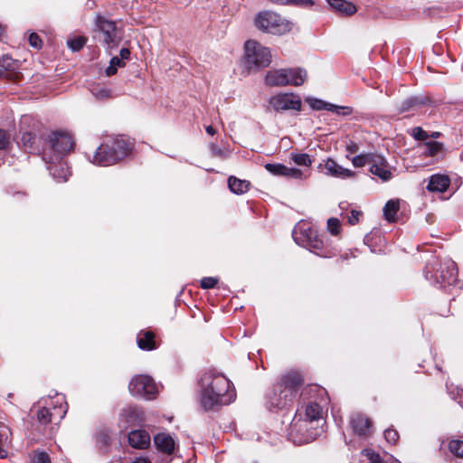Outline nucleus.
Segmentation results:
<instances>
[{
  "mask_svg": "<svg viewBox=\"0 0 463 463\" xmlns=\"http://www.w3.org/2000/svg\"><path fill=\"white\" fill-rule=\"evenodd\" d=\"M119 59H122L123 61L128 60L130 57V51L128 48H122L119 52Z\"/></svg>",
  "mask_w": 463,
  "mask_h": 463,
  "instance_id": "nucleus-52",
  "label": "nucleus"
},
{
  "mask_svg": "<svg viewBox=\"0 0 463 463\" xmlns=\"http://www.w3.org/2000/svg\"><path fill=\"white\" fill-rule=\"evenodd\" d=\"M128 442L131 447L143 449L150 445V436L144 430H132L128 434Z\"/></svg>",
  "mask_w": 463,
  "mask_h": 463,
  "instance_id": "nucleus-21",
  "label": "nucleus"
},
{
  "mask_svg": "<svg viewBox=\"0 0 463 463\" xmlns=\"http://www.w3.org/2000/svg\"><path fill=\"white\" fill-rule=\"evenodd\" d=\"M327 230L332 235H338L341 232L340 221L337 218L327 220Z\"/></svg>",
  "mask_w": 463,
  "mask_h": 463,
  "instance_id": "nucleus-37",
  "label": "nucleus"
},
{
  "mask_svg": "<svg viewBox=\"0 0 463 463\" xmlns=\"http://www.w3.org/2000/svg\"><path fill=\"white\" fill-rule=\"evenodd\" d=\"M294 162L298 165L308 166L311 165L312 160L307 154H297L293 156Z\"/></svg>",
  "mask_w": 463,
  "mask_h": 463,
  "instance_id": "nucleus-38",
  "label": "nucleus"
},
{
  "mask_svg": "<svg viewBox=\"0 0 463 463\" xmlns=\"http://www.w3.org/2000/svg\"><path fill=\"white\" fill-rule=\"evenodd\" d=\"M362 216V212L352 210L350 215L348 216V222L351 225H354L359 222V218Z\"/></svg>",
  "mask_w": 463,
  "mask_h": 463,
  "instance_id": "nucleus-49",
  "label": "nucleus"
},
{
  "mask_svg": "<svg viewBox=\"0 0 463 463\" xmlns=\"http://www.w3.org/2000/svg\"><path fill=\"white\" fill-rule=\"evenodd\" d=\"M271 62V53L268 47L255 40H249L244 45V64L249 71H259Z\"/></svg>",
  "mask_w": 463,
  "mask_h": 463,
  "instance_id": "nucleus-6",
  "label": "nucleus"
},
{
  "mask_svg": "<svg viewBox=\"0 0 463 463\" xmlns=\"http://www.w3.org/2000/svg\"><path fill=\"white\" fill-rule=\"evenodd\" d=\"M95 30L99 33V41L105 49L110 51L118 47L123 39V30L118 27L115 21L98 14L95 16Z\"/></svg>",
  "mask_w": 463,
  "mask_h": 463,
  "instance_id": "nucleus-4",
  "label": "nucleus"
},
{
  "mask_svg": "<svg viewBox=\"0 0 463 463\" xmlns=\"http://www.w3.org/2000/svg\"><path fill=\"white\" fill-rule=\"evenodd\" d=\"M328 111L334 112L335 114H343V115H348L352 113V109L349 107H342L337 106L332 103H329V106L327 108Z\"/></svg>",
  "mask_w": 463,
  "mask_h": 463,
  "instance_id": "nucleus-40",
  "label": "nucleus"
},
{
  "mask_svg": "<svg viewBox=\"0 0 463 463\" xmlns=\"http://www.w3.org/2000/svg\"><path fill=\"white\" fill-rule=\"evenodd\" d=\"M324 167L326 175L335 178L347 179L354 176V172L343 167L331 158L325 162Z\"/></svg>",
  "mask_w": 463,
  "mask_h": 463,
  "instance_id": "nucleus-17",
  "label": "nucleus"
},
{
  "mask_svg": "<svg viewBox=\"0 0 463 463\" xmlns=\"http://www.w3.org/2000/svg\"><path fill=\"white\" fill-rule=\"evenodd\" d=\"M49 143L52 155L48 156L47 150H43V159L49 163L59 161L74 146L71 136L66 132H53L49 137Z\"/></svg>",
  "mask_w": 463,
  "mask_h": 463,
  "instance_id": "nucleus-9",
  "label": "nucleus"
},
{
  "mask_svg": "<svg viewBox=\"0 0 463 463\" xmlns=\"http://www.w3.org/2000/svg\"><path fill=\"white\" fill-rule=\"evenodd\" d=\"M10 144V135L7 131L0 128V149H5Z\"/></svg>",
  "mask_w": 463,
  "mask_h": 463,
  "instance_id": "nucleus-44",
  "label": "nucleus"
},
{
  "mask_svg": "<svg viewBox=\"0 0 463 463\" xmlns=\"http://www.w3.org/2000/svg\"><path fill=\"white\" fill-rule=\"evenodd\" d=\"M28 41H29L30 45L33 46V48L40 49L42 47L43 42L40 39V37L38 36V34L35 33H32L29 35Z\"/></svg>",
  "mask_w": 463,
  "mask_h": 463,
  "instance_id": "nucleus-46",
  "label": "nucleus"
},
{
  "mask_svg": "<svg viewBox=\"0 0 463 463\" xmlns=\"http://www.w3.org/2000/svg\"><path fill=\"white\" fill-rule=\"evenodd\" d=\"M350 425L359 437L368 438L372 435V421L362 413H354L350 418Z\"/></svg>",
  "mask_w": 463,
  "mask_h": 463,
  "instance_id": "nucleus-14",
  "label": "nucleus"
},
{
  "mask_svg": "<svg viewBox=\"0 0 463 463\" xmlns=\"http://www.w3.org/2000/svg\"><path fill=\"white\" fill-rule=\"evenodd\" d=\"M201 403L205 410L228 405L235 399V392L231 389V382L222 374L206 373L201 379Z\"/></svg>",
  "mask_w": 463,
  "mask_h": 463,
  "instance_id": "nucleus-1",
  "label": "nucleus"
},
{
  "mask_svg": "<svg viewBox=\"0 0 463 463\" xmlns=\"http://www.w3.org/2000/svg\"><path fill=\"white\" fill-rule=\"evenodd\" d=\"M412 136L416 140L425 141L429 138V134L420 127L412 128Z\"/></svg>",
  "mask_w": 463,
  "mask_h": 463,
  "instance_id": "nucleus-43",
  "label": "nucleus"
},
{
  "mask_svg": "<svg viewBox=\"0 0 463 463\" xmlns=\"http://www.w3.org/2000/svg\"><path fill=\"white\" fill-rule=\"evenodd\" d=\"M423 155L426 156H436L444 154V146L438 141H428L423 144Z\"/></svg>",
  "mask_w": 463,
  "mask_h": 463,
  "instance_id": "nucleus-29",
  "label": "nucleus"
},
{
  "mask_svg": "<svg viewBox=\"0 0 463 463\" xmlns=\"http://www.w3.org/2000/svg\"><path fill=\"white\" fill-rule=\"evenodd\" d=\"M322 409L319 404L317 402H310L306 405L305 408V418L303 420H307L308 421H312V425L319 427V420L321 419Z\"/></svg>",
  "mask_w": 463,
  "mask_h": 463,
  "instance_id": "nucleus-24",
  "label": "nucleus"
},
{
  "mask_svg": "<svg viewBox=\"0 0 463 463\" xmlns=\"http://www.w3.org/2000/svg\"><path fill=\"white\" fill-rule=\"evenodd\" d=\"M137 345L142 350L156 348L155 335L151 331L140 332L137 335Z\"/></svg>",
  "mask_w": 463,
  "mask_h": 463,
  "instance_id": "nucleus-28",
  "label": "nucleus"
},
{
  "mask_svg": "<svg viewBox=\"0 0 463 463\" xmlns=\"http://www.w3.org/2000/svg\"><path fill=\"white\" fill-rule=\"evenodd\" d=\"M284 390L280 384L275 385L271 393H269L267 397V405L269 409H282L291 404L293 401H285L284 398Z\"/></svg>",
  "mask_w": 463,
  "mask_h": 463,
  "instance_id": "nucleus-19",
  "label": "nucleus"
},
{
  "mask_svg": "<svg viewBox=\"0 0 463 463\" xmlns=\"http://www.w3.org/2000/svg\"><path fill=\"white\" fill-rule=\"evenodd\" d=\"M425 277L440 288L454 285L458 280L456 263L446 259L441 262L434 261L426 267Z\"/></svg>",
  "mask_w": 463,
  "mask_h": 463,
  "instance_id": "nucleus-3",
  "label": "nucleus"
},
{
  "mask_svg": "<svg viewBox=\"0 0 463 463\" xmlns=\"http://www.w3.org/2000/svg\"><path fill=\"white\" fill-rule=\"evenodd\" d=\"M107 142L113 147L112 151L118 161L128 156L132 149L131 144L124 137H117Z\"/></svg>",
  "mask_w": 463,
  "mask_h": 463,
  "instance_id": "nucleus-18",
  "label": "nucleus"
},
{
  "mask_svg": "<svg viewBox=\"0 0 463 463\" xmlns=\"http://www.w3.org/2000/svg\"><path fill=\"white\" fill-rule=\"evenodd\" d=\"M35 143V134L30 131H24L22 133L19 144H21L25 150L30 152L36 150Z\"/></svg>",
  "mask_w": 463,
  "mask_h": 463,
  "instance_id": "nucleus-31",
  "label": "nucleus"
},
{
  "mask_svg": "<svg viewBox=\"0 0 463 463\" xmlns=\"http://www.w3.org/2000/svg\"><path fill=\"white\" fill-rule=\"evenodd\" d=\"M129 392L134 396L152 399L157 388L154 380L148 375H137L133 377L128 385Z\"/></svg>",
  "mask_w": 463,
  "mask_h": 463,
  "instance_id": "nucleus-10",
  "label": "nucleus"
},
{
  "mask_svg": "<svg viewBox=\"0 0 463 463\" xmlns=\"http://www.w3.org/2000/svg\"><path fill=\"white\" fill-rule=\"evenodd\" d=\"M362 455L366 458L369 463H381L380 455L371 449H365L362 451Z\"/></svg>",
  "mask_w": 463,
  "mask_h": 463,
  "instance_id": "nucleus-39",
  "label": "nucleus"
},
{
  "mask_svg": "<svg viewBox=\"0 0 463 463\" xmlns=\"http://www.w3.org/2000/svg\"><path fill=\"white\" fill-rule=\"evenodd\" d=\"M218 283V279L213 277H204L201 280V288L203 289L213 288Z\"/></svg>",
  "mask_w": 463,
  "mask_h": 463,
  "instance_id": "nucleus-42",
  "label": "nucleus"
},
{
  "mask_svg": "<svg viewBox=\"0 0 463 463\" xmlns=\"http://www.w3.org/2000/svg\"><path fill=\"white\" fill-rule=\"evenodd\" d=\"M109 436L105 433H101L97 437V443L100 446H107L109 443Z\"/></svg>",
  "mask_w": 463,
  "mask_h": 463,
  "instance_id": "nucleus-51",
  "label": "nucleus"
},
{
  "mask_svg": "<svg viewBox=\"0 0 463 463\" xmlns=\"http://www.w3.org/2000/svg\"><path fill=\"white\" fill-rule=\"evenodd\" d=\"M126 62L119 59L118 56H114L111 58L109 61V67L105 70V73L108 77H110L116 74L118 68L125 67Z\"/></svg>",
  "mask_w": 463,
  "mask_h": 463,
  "instance_id": "nucleus-32",
  "label": "nucleus"
},
{
  "mask_svg": "<svg viewBox=\"0 0 463 463\" xmlns=\"http://www.w3.org/2000/svg\"><path fill=\"white\" fill-rule=\"evenodd\" d=\"M265 168L273 175L288 176L295 179H301L304 175L301 170L288 167L281 164H267L265 165Z\"/></svg>",
  "mask_w": 463,
  "mask_h": 463,
  "instance_id": "nucleus-20",
  "label": "nucleus"
},
{
  "mask_svg": "<svg viewBox=\"0 0 463 463\" xmlns=\"http://www.w3.org/2000/svg\"><path fill=\"white\" fill-rule=\"evenodd\" d=\"M5 435V433H3L0 431V446L3 444V437Z\"/></svg>",
  "mask_w": 463,
  "mask_h": 463,
  "instance_id": "nucleus-60",
  "label": "nucleus"
},
{
  "mask_svg": "<svg viewBox=\"0 0 463 463\" xmlns=\"http://www.w3.org/2000/svg\"><path fill=\"white\" fill-rule=\"evenodd\" d=\"M400 209V203L398 200H390L383 207V215L385 220L389 222L396 221V214Z\"/></svg>",
  "mask_w": 463,
  "mask_h": 463,
  "instance_id": "nucleus-30",
  "label": "nucleus"
},
{
  "mask_svg": "<svg viewBox=\"0 0 463 463\" xmlns=\"http://www.w3.org/2000/svg\"><path fill=\"white\" fill-rule=\"evenodd\" d=\"M329 5L341 14L352 15L356 12L355 5L345 0H327Z\"/></svg>",
  "mask_w": 463,
  "mask_h": 463,
  "instance_id": "nucleus-25",
  "label": "nucleus"
},
{
  "mask_svg": "<svg viewBox=\"0 0 463 463\" xmlns=\"http://www.w3.org/2000/svg\"><path fill=\"white\" fill-rule=\"evenodd\" d=\"M322 432L321 428L312 425V421L303 420L301 413L297 414L288 428V439L294 444L302 445L312 442Z\"/></svg>",
  "mask_w": 463,
  "mask_h": 463,
  "instance_id": "nucleus-5",
  "label": "nucleus"
},
{
  "mask_svg": "<svg viewBox=\"0 0 463 463\" xmlns=\"http://www.w3.org/2000/svg\"><path fill=\"white\" fill-rule=\"evenodd\" d=\"M211 150L214 156H221L222 155V150L214 144L211 146Z\"/></svg>",
  "mask_w": 463,
  "mask_h": 463,
  "instance_id": "nucleus-53",
  "label": "nucleus"
},
{
  "mask_svg": "<svg viewBox=\"0 0 463 463\" xmlns=\"http://www.w3.org/2000/svg\"><path fill=\"white\" fill-rule=\"evenodd\" d=\"M286 5H297V6H299V7H311L312 5H314V1L313 0H288V3H287Z\"/></svg>",
  "mask_w": 463,
  "mask_h": 463,
  "instance_id": "nucleus-45",
  "label": "nucleus"
},
{
  "mask_svg": "<svg viewBox=\"0 0 463 463\" xmlns=\"http://www.w3.org/2000/svg\"><path fill=\"white\" fill-rule=\"evenodd\" d=\"M137 414V410L135 408H128L124 411L121 416L127 418V421H130L132 418H134Z\"/></svg>",
  "mask_w": 463,
  "mask_h": 463,
  "instance_id": "nucleus-50",
  "label": "nucleus"
},
{
  "mask_svg": "<svg viewBox=\"0 0 463 463\" xmlns=\"http://www.w3.org/2000/svg\"><path fill=\"white\" fill-rule=\"evenodd\" d=\"M432 137V138H438V137H440V133H439V132L435 131V132H432L430 135H429V137Z\"/></svg>",
  "mask_w": 463,
  "mask_h": 463,
  "instance_id": "nucleus-58",
  "label": "nucleus"
},
{
  "mask_svg": "<svg viewBox=\"0 0 463 463\" xmlns=\"http://www.w3.org/2000/svg\"><path fill=\"white\" fill-rule=\"evenodd\" d=\"M112 146L109 142H105L101 144L98 148L96 153L93 156V159L91 162L94 165L100 166L112 165L118 162L117 157L115 156L114 152L112 151Z\"/></svg>",
  "mask_w": 463,
  "mask_h": 463,
  "instance_id": "nucleus-13",
  "label": "nucleus"
},
{
  "mask_svg": "<svg viewBox=\"0 0 463 463\" xmlns=\"http://www.w3.org/2000/svg\"><path fill=\"white\" fill-rule=\"evenodd\" d=\"M384 439L391 444H395L399 439V433L396 430L389 428L384 431Z\"/></svg>",
  "mask_w": 463,
  "mask_h": 463,
  "instance_id": "nucleus-41",
  "label": "nucleus"
},
{
  "mask_svg": "<svg viewBox=\"0 0 463 463\" xmlns=\"http://www.w3.org/2000/svg\"><path fill=\"white\" fill-rule=\"evenodd\" d=\"M449 449L452 454L458 458H463V441L458 439H452L449 444Z\"/></svg>",
  "mask_w": 463,
  "mask_h": 463,
  "instance_id": "nucleus-35",
  "label": "nucleus"
},
{
  "mask_svg": "<svg viewBox=\"0 0 463 463\" xmlns=\"http://www.w3.org/2000/svg\"><path fill=\"white\" fill-rule=\"evenodd\" d=\"M328 106H329L328 102H326V101H323L320 99H315L311 103L312 109H317V110H322V109L327 110Z\"/></svg>",
  "mask_w": 463,
  "mask_h": 463,
  "instance_id": "nucleus-48",
  "label": "nucleus"
},
{
  "mask_svg": "<svg viewBox=\"0 0 463 463\" xmlns=\"http://www.w3.org/2000/svg\"><path fill=\"white\" fill-rule=\"evenodd\" d=\"M303 383V378L299 373L290 371L283 374L279 384L284 388V400L294 401L298 394L299 386Z\"/></svg>",
  "mask_w": 463,
  "mask_h": 463,
  "instance_id": "nucleus-12",
  "label": "nucleus"
},
{
  "mask_svg": "<svg viewBox=\"0 0 463 463\" xmlns=\"http://www.w3.org/2000/svg\"><path fill=\"white\" fill-rule=\"evenodd\" d=\"M307 79V71L301 68L279 69L268 71L266 83L269 86L302 85Z\"/></svg>",
  "mask_w": 463,
  "mask_h": 463,
  "instance_id": "nucleus-7",
  "label": "nucleus"
},
{
  "mask_svg": "<svg viewBox=\"0 0 463 463\" xmlns=\"http://www.w3.org/2000/svg\"><path fill=\"white\" fill-rule=\"evenodd\" d=\"M99 98H108L109 97V90H100L99 93L98 94Z\"/></svg>",
  "mask_w": 463,
  "mask_h": 463,
  "instance_id": "nucleus-54",
  "label": "nucleus"
},
{
  "mask_svg": "<svg viewBox=\"0 0 463 463\" xmlns=\"http://www.w3.org/2000/svg\"><path fill=\"white\" fill-rule=\"evenodd\" d=\"M449 179L446 175H434L430 178L427 189L430 192H444L449 185Z\"/></svg>",
  "mask_w": 463,
  "mask_h": 463,
  "instance_id": "nucleus-23",
  "label": "nucleus"
},
{
  "mask_svg": "<svg viewBox=\"0 0 463 463\" xmlns=\"http://www.w3.org/2000/svg\"><path fill=\"white\" fill-rule=\"evenodd\" d=\"M375 154L358 155L352 159V163L355 167H362L371 164V159Z\"/></svg>",
  "mask_w": 463,
  "mask_h": 463,
  "instance_id": "nucleus-34",
  "label": "nucleus"
},
{
  "mask_svg": "<svg viewBox=\"0 0 463 463\" xmlns=\"http://www.w3.org/2000/svg\"><path fill=\"white\" fill-rule=\"evenodd\" d=\"M292 236L297 244L319 257L331 258L335 255V252L324 243L321 236L311 224L305 221L299 222L295 226Z\"/></svg>",
  "mask_w": 463,
  "mask_h": 463,
  "instance_id": "nucleus-2",
  "label": "nucleus"
},
{
  "mask_svg": "<svg viewBox=\"0 0 463 463\" xmlns=\"http://www.w3.org/2000/svg\"><path fill=\"white\" fill-rule=\"evenodd\" d=\"M61 167V170L62 172V175H59L57 174V167L55 166L54 168H51L50 171L52 173V175H53L54 178H56L58 181H67V171L64 170L62 165H60Z\"/></svg>",
  "mask_w": 463,
  "mask_h": 463,
  "instance_id": "nucleus-47",
  "label": "nucleus"
},
{
  "mask_svg": "<svg viewBox=\"0 0 463 463\" xmlns=\"http://www.w3.org/2000/svg\"><path fill=\"white\" fill-rule=\"evenodd\" d=\"M351 151L355 152V149H354V147H351Z\"/></svg>",
  "mask_w": 463,
  "mask_h": 463,
  "instance_id": "nucleus-62",
  "label": "nucleus"
},
{
  "mask_svg": "<svg viewBox=\"0 0 463 463\" xmlns=\"http://www.w3.org/2000/svg\"><path fill=\"white\" fill-rule=\"evenodd\" d=\"M66 409L62 405L53 407L52 411L49 408L43 407L37 412V419L42 424H47L54 420H61L66 414Z\"/></svg>",
  "mask_w": 463,
  "mask_h": 463,
  "instance_id": "nucleus-16",
  "label": "nucleus"
},
{
  "mask_svg": "<svg viewBox=\"0 0 463 463\" xmlns=\"http://www.w3.org/2000/svg\"><path fill=\"white\" fill-rule=\"evenodd\" d=\"M269 1L273 4H278V5H286L287 3H288V0H269Z\"/></svg>",
  "mask_w": 463,
  "mask_h": 463,
  "instance_id": "nucleus-55",
  "label": "nucleus"
},
{
  "mask_svg": "<svg viewBox=\"0 0 463 463\" xmlns=\"http://www.w3.org/2000/svg\"><path fill=\"white\" fill-rule=\"evenodd\" d=\"M205 130H206V132L209 135H214L215 134V130H214V128L212 126L206 127Z\"/></svg>",
  "mask_w": 463,
  "mask_h": 463,
  "instance_id": "nucleus-57",
  "label": "nucleus"
},
{
  "mask_svg": "<svg viewBox=\"0 0 463 463\" xmlns=\"http://www.w3.org/2000/svg\"><path fill=\"white\" fill-rule=\"evenodd\" d=\"M255 25L263 32L279 35L291 30L288 21L270 11L260 12L255 17Z\"/></svg>",
  "mask_w": 463,
  "mask_h": 463,
  "instance_id": "nucleus-8",
  "label": "nucleus"
},
{
  "mask_svg": "<svg viewBox=\"0 0 463 463\" xmlns=\"http://www.w3.org/2000/svg\"><path fill=\"white\" fill-rule=\"evenodd\" d=\"M7 456L6 450L0 447V459L5 458Z\"/></svg>",
  "mask_w": 463,
  "mask_h": 463,
  "instance_id": "nucleus-56",
  "label": "nucleus"
},
{
  "mask_svg": "<svg viewBox=\"0 0 463 463\" xmlns=\"http://www.w3.org/2000/svg\"><path fill=\"white\" fill-rule=\"evenodd\" d=\"M351 151L355 152V149H354V147H351Z\"/></svg>",
  "mask_w": 463,
  "mask_h": 463,
  "instance_id": "nucleus-61",
  "label": "nucleus"
},
{
  "mask_svg": "<svg viewBox=\"0 0 463 463\" xmlns=\"http://www.w3.org/2000/svg\"><path fill=\"white\" fill-rule=\"evenodd\" d=\"M430 102V99L427 96H413L405 99L400 107V111H410L411 109L418 107L424 106Z\"/></svg>",
  "mask_w": 463,
  "mask_h": 463,
  "instance_id": "nucleus-26",
  "label": "nucleus"
},
{
  "mask_svg": "<svg viewBox=\"0 0 463 463\" xmlns=\"http://www.w3.org/2000/svg\"><path fill=\"white\" fill-rule=\"evenodd\" d=\"M228 186L233 194H242L248 192L250 183L247 180L239 179L235 176H230L228 178Z\"/></svg>",
  "mask_w": 463,
  "mask_h": 463,
  "instance_id": "nucleus-27",
  "label": "nucleus"
},
{
  "mask_svg": "<svg viewBox=\"0 0 463 463\" xmlns=\"http://www.w3.org/2000/svg\"><path fill=\"white\" fill-rule=\"evenodd\" d=\"M32 463H51V458L47 452L36 450L33 454Z\"/></svg>",
  "mask_w": 463,
  "mask_h": 463,
  "instance_id": "nucleus-36",
  "label": "nucleus"
},
{
  "mask_svg": "<svg viewBox=\"0 0 463 463\" xmlns=\"http://www.w3.org/2000/svg\"><path fill=\"white\" fill-rule=\"evenodd\" d=\"M5 33V28L2 24H0V40L2 39L3 35Z\"/></svg>",
  "mask_w": 463,
  "mask_h": 463,
  "instance_id": "nucleus-59",
  "label": "nucleus"
},
{
  "mask_svg": "<svg viewBox=\"0 0 463 463\" xmlns=\"http://www.w3.org/2000/svg\"><path fill=\"white\" fill-rule=\"evenodd\" d=\"M154 443L158 450L165 454H172L175 449V441L167 433H158L154 437Z\"/></svg>",
  "mask_w": 463,
  "mask_h": 463,
  "instance_id": "nucleus-22",
  "label": "nucleus"
},
{
  "mask_svg": "<svg viewBox=\"0 0 463 463\" xmlns=\"http://www.w3.org/2000/svg\"><path fill=\"white\" fill-rule=\"evenodd\" d=\"M370 172L380 177L383 181H388L392 176L388 162L380 155H374L371 159Z\"/></svg>",
  "mask_w": 463,
  "mask_h": 463,
  "instance_id": "nucleus-15",
  "label": "nucleus"
},
{
  "mask_svg": "<svg viewBox=\"0 0 463 463\" xmlns=\"http://www.w3.org/2000/svg\"><path fill=\"white\" fill-rule=\"evenodd\" d=\"M87 38L84 36H77L72 39H69L67 41V45L73 52H78L82 49V47L86 44Z\"/></svg>",
  "mask_w": 463,
  "mask_h": 463,
  "instance_id": "nucleus-33",
  "label": "nucleus"
},
{
  "mask_svg": "<svg viewBox=\"0 0 463 463\" xmlns=\"http://www.w3.org/2000/svg\"><path fill=\"white\" fill-rule=\"evenodd\" d=\"M269 106L277 112L301 109L300 98L293 93H280L269 99Z\"/></svg>",
  "mask_w": 463,
  "mask_h": 463,
  "instance_id": "nucleus-11",
  "label": "nucleus"
}]
</instances>
